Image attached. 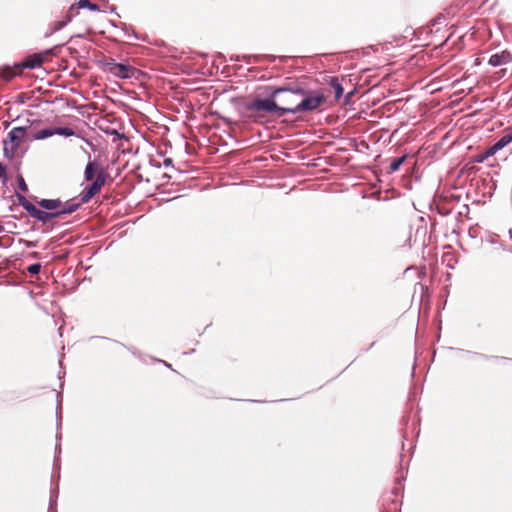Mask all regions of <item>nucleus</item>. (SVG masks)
Here are the masks:
<instances>
[{"mask_svg":"<svg viewBox=\"0 0 512 512\" xmlns=\"http://www.w3.org/2000/svg\"><path fill=\"white\" fill-rule=\"evenodd\" d=\"M262 94L274 96L278 104L277 116L297 114L298 102L304 89L300 87L263 85Z\"/></svg>","mask_w":512,"mask_h":512,"instance_id":"nucleus-1","label":"nucleus"},{"mask_svg":"<svg viewBox=\"0 0 512 512\" xmlns=\"http://www.w3.org/2000/svg\"><path fill=\"white\" fill-rule=\"evenodd\" d=\"M39 209L35 206L32 213L29 215L42 222L43 224L48 223L52 219L59 218L62 215H67L75 212L80 204L77 203H63L60 199H41L37 201Z\"/></svg>","mask_w":512,"mask_h":512,"instance_id":"nucleus-2","label":"nucleus"},{"mask_svg":"<svg viewBox=\"0 0 512 512\" xmlns=\"http://www.w3.org/2000/svg\"><path fill=\"white\" fill-rule=\"evenodd\" d=\"M84 177L87 181H92L95 178L90 187L84 190L81 197V202L87 203L97 193H99L102 187L105 185L107 173L98 162L89 161L85 167Z\"/></svg>","mask_w":512,"mask_h":512,"instance_id":"nucleus-3","label":"nucleus"},{"mask_svg":"<svg viewBox=\"0 0 512 512\" xmlns=\"http://www.w3.org/2000/svg\"><path fill=\"white\" fill-rule=\"evenodd\" d=\"M262 89L263 86L256 88L253 99L245 105L246 110L254 116L277 115L278 104L275 97L262 94Z\"/></svg>","mask_w":512,"mask_h":512,"instance_id":"nucleus-4","label":"nucleus"},{"mask_svg":"<svg viewBox=\"0 0 512 512\" xmlns=\"http://www.w3.org/2000/svg\"><path fill=\"white\" fill-rule=\"evenodd\" d=\"M28 133L27 127H14L3 141V154L7 159H13Z\"/></svg>","mask_w":512,"mask_h":512,"instance_id":"nucleus-5","label":"nucleus"},{"mask_svg":"<svg viewBox=\"0 0 512 512\" xmlns=\"http://www.w3.org/2000/svg\"><path fill=\"white\" fill-rule=\"evenodd\" d=\"M325 101L323 94H308L304 89V93L301 94L298 102L297 113L311 112L318 109Z\"/></svg>","mask_w":512,"mask_h":512,"instance_id":"nucleus-6","label":"nucleus"},{"mask_svg":"<svg viewBox=\"0 0 512 512\" xmlns=\"http://www.w3.org/2000/svg\"><path fill=\"white\" fill-rule=\"evenodd\" d=\"M53 135L70 137L75 135V132L72 128L69 127H50L36 131L32 134V138L34 140H43Z\"/></svg>","mask_w":512,"mask_h":512,"instance_id":"nucleus-7","label":"nucleus"},{"mask_svg":"<svg viewBox=\"0 0 512 512\" xmlns=\"http://www.w3.org/2000/svg\"><path fill=\"white\" fill-rule=\"evenodd\" d=\"M109 72L119 78H131L134 76L136 69L130 65L122 63H112L109 66Z\"/></svg>","mask_w":512,"mask_h":512,"instance_id":"nucleus-8","label":"nucleus"},{"mask_svg":"<svg viewBox=\"0 0 512 512\" xmlns=\"http://www.w3.org/2000/svg\"><path fill=\"white\" fill-rule=\"evenodd\" d=\"M49 52H46L47 55ZM44 61V54H32L29 55L24 61L16 64V68L18 70H23L24 68L34 69L42 65Z\"/></svg>","mask_w":512,"mask_h":512,"instance_id":"nucleus-9","label":"nucleus"},{"mask_svg":"<svg viewBox=\"0 0 512 512\" xmlns=\"http://www.w3.org/2000/svg\"><path fill=\"white\" fill-rule=\"evenodd\" d=\"M512 62V53L508 50H503L490 56L488 63L493 66L506 65Z\"/></svg>","mask_w":512,"mask_h":512,"instance_id":"nucleus-10","label":"nucleus"},{"mask_svg":"<svg viewBox=\"0 0 512 512\" xmlns=\"http://www.w3.org/2000/svg\"><path fill=\"white\" fill-rule=\"evenodd\" d=\"M510 142H512V131L504 134L495 144H493L488 150H486L485 156H493L499 150L503 149Z\"/></svg>","mask_w":512,"mask_h":512,"instance_id":"nucleus-11","label":"nucleus"},{"mask_svg":"<svg viewBox=\"0 0 512 512\" xmlns=\"http://www.w3.org/2000/svg\"><path fill=\"white\" fill-rule=\"evenodd\" d=\"M78 10L79 9L77 8L76 4L71 5L65 18L63 20L54 22L52 32L59 31L65 27L72 20V18L78 14Z\"/></svg>","mask_w":512,"mask_h":512,"instance_id":"nucleus-12","label":"nucleus"},{"mask_svg":"<svg viewBox=\"0 0 512 512\" xmlns=\"http://www.w3.org/2000/svg\"><path fill=\"white\" fill-rule=\"evenodd\" d=\"M21 73H22V70H18L16 68V64L13 67L5 66L3 68H0V79L3 82H9L16 75H20Z\"/></svg>","mask_w":512,"mask_h":512,"instance_id":"nucleus-13","label":"nucleus"},{"mask_svg":"<svg viewBox=\"0 0 512 512\" xmlns=\"http://www.w3.org/2000/svg\"><path fill=\"white\" fill-rule=\"evenodd\" d=\"M17 201L20 206L28 213H32V210L35 208V205L32 204L27 198L20 193H16Z\"/></svg>","mask_w":512,"mask_h":512,"instance_id":"nucleus-14","label":"nucleus"},{"mask_svg":"<svg viewBox=\"0 0 512 512\" xmlns=\"http://www.w3.org/2000/svg\"><path fill=\"white\" fill-rule=\"evenodd\" d=\"M405 160H406V155H403L402 157L393 159L389 166L388 173H394L397 170H399L400 166L404 163Z\"/></svg>","mask_w":512,"mask_h":512,"instance_id":"nucleus-15","label":"nucleus"},{"mask_svg":"<svg viewBox=\"0 0 512 512\" xmlns=\"http://www.w3.org/2000/svg\"><path fill=\"white\" fill-rule=\"evenodd\" d=\"M76 6L78 9L88 8L92 11H99V6L97 4L90 2L89 0H79L76 3Z\"/></svg>","mask_w":512,"mask_h":512,"instance_id":"nucleus-16","label":"nucleus"},{"mask_svg":"<svg viewBox=\"0 0 512 512\" xmlns=\"http://www.w3.org/2000/svg\"><path fill=\"white\" fill-rule=\"evenodd\" d=\"M331 87L334 90L335 98L336 99H340L341 96L343 95V88H342V86L339 83L337 78H332V80H331Z\"/></svg>","mask_w":512,"mask_h":512,"instance_id":"nucleus-17","label":"nucleus"},{"mask_svg":"<svg viewBox=\"0 0 512 512\" xmlns=\"http://www.w3.org/2000/svg\"><path fill=\"white\" fill-rule=\"evenodd\" d=\"M18 180V188L23 192V193H27L28 192V186L24 180V178L22 176H18L17 178Z\"/></svg>","mask_w":512,"mask_h":512,"instance_id":"nucleus-18","label":"nucleus"},{"mask_svg":"<svg viewBox=\"0 0 512 512\" xmlns=\"http://www.w3.org/2000/svg\"><path fill=\"white\" fill-rule=\"evenodd\" d=\"M41 269L40 263H34L27 268V271L31 274H38Z\"/></svg>","mask_w":512,"mask_h":512,"instance_id":"nucleus-19","label":"nucleus"},{"mask_svg":"<svg viewBox=\"0 0 512 512\" xmlns=\"http://www.w3.org/2000/svg\"><path fill=\"white\" fill-rule=\"evenodd\" d=\"M0 179H2V180L7 179L6 167L2 163H0Z\"/></svg>","mask_w":512,"mask_h":512,"instance_id":"nucleus-20","label":"nucleus"},{"mask_svg":"<svg viewBox=\"0 0 512 512\" xmlns=\"http://www.w3.org/2000/svg\"><path fill=\"white\" fill-rule=\"evenodd\" d=\"M485 155H486V152L484 154L480 155L477 161L482 162V161H484V159L489 157V156H485Z\"/></svg>","mask_w":512,"mask_h":512,"instance_id":"nucleus-21","label":"nucleus"}]
</instances>
